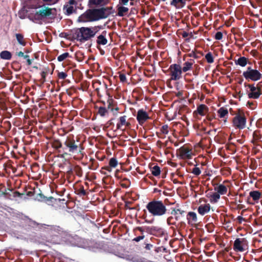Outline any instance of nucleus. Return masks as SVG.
Wrapping results in <instances>:
<instances>
[{"label": "nucleus", "instance_id": "1", "mask_svg": "<svg viewBox=\"0 0 262 262\" xmlns=\"http://www.w3.org/2000/svg\"><path fill=\"white\" fill-rule=\"evenodd\" d=\"M114 80L115 76H112L107 79L110 85H108L106 82L105 83L106 89V94L107 96V99L106 103L104 102H103L104 105L106 104V107L101 106L99 108L98 114L101 116H105L109 113V112H113L114 109L115 103L114 98H115V90L112 86L113 81Z\"/></svg>", "mask_w": 262, "mask_h": 262}, {"label": "nucleus", "instance_id": "2", "mask_svg": "<svg viewBox=\"0 0 262 262\" xmlns=\"http://www.w3.org/2000/svg\"><path fill=\"white\" fill-rule=\"evenodd\" d=\"M109 12V9L107 8L88 9L79 16V20L82 22L98 20L100 19L106 18Z\"/></svg>", "mask_w": 262, "mask_h": 262}, {"label": "nucleus", "instance_id": "3", "mask_svg": "<svg viewBox=\"0 0 262 262\" xmlns=\"http://www.w3.org/2000/svg\"><path fill=\"white\" fill-rule=\"evenodd\" d=\"M62 158L81 154L83 148L73 136H68L63 142Z\"/></svg>", "mask_w": 262, "mask_h": 262}, {"label": "nucleus", "instance_id": "4", "mask_svg": "<svg viewBox=\"0 0 262 262\" xmlns=\"http://www.w3.org/2000/svg\"><path fill=\"white\" fill-rule=\"evenodd\" d=\"M98 30L95 28L81 27L73 31V37L84 42L93 37Z\"/></svg>", "mask_w": 262, "mask_h": 262}, {"label": "nucleus", "instance_id": "5", "mask_svg": "<svg viewBox=\"0 0 262 262\" xmlns=\"http://www.w3.org/2000/svg\"><path fill=\"white\" fill-rule=\"evenodd\" d=\"M148 212L154 216H160L165 214L166 208L161 201L153 200L149 202L146 206Z\"/></svg>", "mask_w": 262, "mask_h": 262}, {"label": "nucleus", "instance_id": "6", "mask_svg": "<svg viewBox=\"0 0 262 262\" xmlns=\"http://www.w3.org/2000/svg\"><path fill=\"white\" fill-rule=\"evenodd\" d=\"M115 168V157L112 158L109 162L108 165L102 168L101 173L105 175L103 178V181L107 184L113 185L114 180L113 176H115V172H112V168Z\"/></svg>", "mask_w": 262, "mask_h": 262}, {"label": "nucleus", "instance_id": "7", "mask_svg": "<svg viewBox=\"0 0 262 262\" xmlns=\"http://www.w3.org/2000/svg\"><path fill=\"white\" fill-rule=\"evenodd\" d=\"M232 126L236 129H243L246 126L247 118L245 113L241 110L234 113V117L232 121Z\"/></svg>", "mask_w": 262, "mask_h": 262}, {"label": "nucleus", "instance_id": "8", "mask_svg": "<svg viewBox=\"0 0 262 262\" xmlns=\"http://www.w3.org/2000/svg\"><path fill=\"white\" fill-rule=\"evenodd\" d=\"M168 72L171 80L177 81L182 78L183 70H182L181 66L179 64H171L168 69Z\"/></svg>", "mask_w": 262, "mask_h": 262}, {"label": "nucleus", "instance_id": "9", "mask_svg": "<svg viewBox=\"0 0 262 262\" xmlns=\"http://www.w3.org/2000/svg\"><path fill=\"white\" fill-rule=\"evenodd\" d=\"M243 76L248 80L256 81L260 80L261 78L262 74L256 69H253L251 67H248L246 71L243 72Z\"/></svg>", "mask_w": 262, "mask_h": 262}, {"label": "nucleus", "instance_id": "10", "mask_svg": "<svg viewBox=\"0 0 262 262\" xmlns=\"http://www.w3.org/2000/svg\"><path fill=\"white\" fill-rule=\"evenodd\" d=\"M244 86L245 88L247 87L249 89V91H247L249 98L256 99L258 98L261 94V89L258 86V84L255 86L254 84H249L245 82Z\"/></svg>", "mask_w": 262, "mask_h": 262}, {"label": "nucleus", "instance_id": "11", "mask_svg": "<svg viewBox=\"0 0 262 262\" xmlns=\"http://www.w3.org/2000/svg\"><path fill=\"white\" fill-rule=\"evenodd\" d=\"M56 9L50 8L48 7L43 5L41 7V9L36 12L35 15L39 16L41 18L47 17L54 18L56 15Z\"/></svg>", "mask_w": 262, "mask_h": 262}, {"label": "nucleus", "instance_id": "12", "mask_svg": "<svg viewBox=\"0 0 262 262\" xmlns=\"http://www.w3.org/2000/svg\"><path fill=\"white\" fill-rule=\"evenodd\" d=\"M177 154L181 159H190L192 156V149L185 145L177 149Z\"/></svg>", "mask_w": 262, "mask_h": 262}, {"label": "nucleus", "instance_id": "13", "mask_svg": "<svg viewBox=\"0 0 262 262\" xmlns=\"http://www.w3.org/2000/svg\"><path fill=\"white\" fill-rule=\"evenodd\" d=\"M121 165H118V162L116 160V184H118L123 188H127L128 186V182L126 179H123V181H120L119 179L121 178L122 176L119 175L120 169H121Z\"/></svg>", "mask_w": 262, "mask_h": 262}, {"label": "nucleus", "instance_id": "14", "mask_svg": "<svg viewBox=\"0 0 262 262\" xmlns=\"http://www.w3.org/2000/svg\"><path fill=\"white\" fill-rule=\"evenodd\" d=\"M137 120L140 125L143 124L150 119L147 113L143 109H140L137 112Z\"/></svg>", "mask_w": 262, "mask_h": 262}, {"label": "nucleus", "instance_id": "15", "mask_svg": "<svg viewBox=\"0 0 262 262\" xmlns=\"http://www.w3.org/2000/svg\"><path fill=\"white\" fill-rule=\"evenodd\" d=\"M117 10L116 15L120 17H128L129 14V9L125 7V5H117L116 6Z\"/></svg>", "mask_w": 262, "mask_h": 262}, {"label": "nucleus", "instance_id": "16", "mask_svg": "<svg viewBox=\"0 0 262 262\" xmlns=\"http://www.w3.org/2000/svg\"><path fill=\"white\" fill-rule=\"evenodd\" d=\"M130 125V123L126 121V116H123L119 118L118 122L117 124V128L123 130L125 129L126 127H129Z\"/></svg>", "mask_w": 262, "mask_h": 262}, {"label": "nucleus", "instance_id": "17", "mask_svg": "<svg viewBox=\"0 0 262 262\" xmlns=\"http://www.w3.org/2000/svg\"><path fill=\"white\" fill-rule=\"evenodd\" d=\"M187 220L188 225L195 227L198 221L196 213L192 211L189 212L187 215Z\"/></svg>", "mask_w": 262, "mask_h": 262}, {"label": "nucleus", "instance_id": "18", "mask_svg": "<svg viewBox=\"0 0 262 262\" xmlns=\"http://www.w3.org/2000/svg\"><path fill=\"white\" fill-rule=\"evenodd\" d=\"M246 241L245 238H236L234 241L233 244V249L236 252H243L245 250L244 248L243 245L244 242Z\"/></svg>", "mask_w": 262, "mask_h": 262}, {"label": "nucleus", "instance_id": "19", "mask_svg": "<svg viewBox=\"0 0 262 262\" xmlns=\"http://www.w3.org/2000/svg\"><path fill=\"white\" fill-rule=\"evenodd\" d=\"M63 142H61L58 139H54L51 142V145L53 148L57 150L58 152L59 153L62 157V149L63 146Z\"/></svg>", "mask_w": 262, "mask_h": 262}, {"label": "nucleus", "instance_id": "20", "mask_svg": "<svg viewBox=\"0 0 262 262\" xmlns=\"http://www.w3.org/2000/svg\"><path fill=\"white\" fill-rule=\"evenodd\" d=\"M209 109L205 104H201L197 106L196 110L194 112L195 115L199 114L202 116H204L208 112Z\"/></svg>", "mask_w": 262, "mask_h": 262}, {"label": "nucleus", "instance_id": "21", "mask_svg": "<svg viewBox=\"0 0 262 262\" xmlns=\"http://www.w3.org/2000/svg\"><path fill=\"white\" fill-rule=\"evenodd\" d=\"M211 209V206L209 204H202L198 208V213L201 215H204L208 213Z\"/></svg>", "mask_w": 262, "mask_h": 262}, {"label": "nucleus", "instance_id": "22", "mask_svg": "<svg viewBox=\"0 0 262 262\" xmlns=\"http://www.w3.org/2000/svg\"><path fill=\"white\" fill-rule=\"evenodd\" d=\"M145 230L146 232L153 235L157 233L162 234L163 232L162 228L156 226L147 227L145 228Z\"/></svg>", "mask_w": 262, "mask_h": 262}, {"label": "nucleus", "instance_id": "23", "mask_svg": "<svg viewBox=\"0 0 262 262\" xmlns=\"http://www.w3.org/2000/svg\"><path fill=\"white\" fill-rule=\"evenodd\" d=\"M194 63V60L192 59H189L187 61L183 63V67H182L183 72H186L192 69V67Z\"/></svg>", "mask_w": 262, "mask_h": 262}, {"label": "nucleus", "instance_id": "24", "mask_svg": "<svg viewBox=\"0 0 262 262\" xmlns=\"http://www.w3.org/2000/svg\"><path fill=\"white\" fill-rule=\"evenodd\" d=\"M108 0H89V5L92 8L97 6H102L107 3Z\"/></svg>", "mask_w": 262, "mask_h": 262}, {"label": "nucleus", "instance_id": "25", "mask_svg": "<svg viewBox=\"0 0 262 262\" xmlns=\"http://www.w3.org/2000/svg\"><path fill=\"white\" fill-rule=\"evenodd\" d=\"M261 193L258 190L251 191L249 192V196L252 198L255 202H257L261 197Z\"/></svg>", "mask_w": 262, "mask_h": 262}, {"label": "nucleus", "instance_id": "26", "mask_svg": "<svg viewBox=\"0 0 262 262\" xmlns=\"http://www.w3.org/2000/svg\"><path fill=\"white\" fill-rule=\"evenodd\" d=\"M207 196L210 198V202L212 203H215L218 202L220 198V194L216 192L208 193Z\"/></svg>", "mask_w": 262, "mask_h": 262}, {"label": "nucleus", "instance_id": "27", "mask_svg": "<svg viewBox=\"0 0 262 262\" xmlns=\"http://www.w3.org/2000/svg\"><path fill=\"white\" fill-rule=\"evenodd\" d=\"M150 169L153 176L158 177L160 174V167L157 164L155 165V164H152L150 166Z\"/></svg>", "mask_w": 262, "mask_h": 262}, {"label": "nucleus", "instance_id": "28", "mask_svg": "<svg viewBox=\"0 0 262 262\" xmlns=\"http://www.w3.org/2000/svg\"><path fill=\"white\" fill-rule=\"evenodd\" d=\"M185 211L181 209H174L171 211V214L174 215L176 221H179L180 219V216H183Z\"/></svg>", "mask_w": 262, "mask_h": 262}, {"label": "nucleus", "instance_id": "29", "mask_svg": "<svg viewBox=\"0 0 262 262\" xmlns=\"http://www.w3.org/2000/svg\"><path fill=\"white\" fill-rule=\"evenodd\" d=\"M186 0H172L170 5L173 6L176 8H183L186 5Z\"/></svg>", "mask_w": 262, "mask_h": 262}, {"label": "nucleus", "instance_id": "30", "mask_svg": "<svg viewBox=\"0 0 262 262\" xmlns=\"http://www.w3.org/2000/svg\"><path fill=\"white\" fill-rule=\"evenodd\" d=\"M63 10L64 11V13L66 15H70L73 13L75 12L76 9L74 8L73 6L66 5L63 6Z\"/></svg>", "mask_w": 262, "mask_h": 262}, {"label": "nucleus", "instance_id": "31", "mask_svg": "<svg viewBox=\"0 0 262 262\" xmlns=\"http://www.w3.org/2000/svg\"><path fill=\"white\" fill-rule=\"evenodd\" d=\"M16 37V39L18 42V43L22 46H25L27 44V42L26 39L24 38V36L22 34L20 33H16L15 35Z\"/></svg>", "mask_w": 262, "mask_h": 262}, {"label": "nucleus", "instance_id": "32", "mask_svg": "<svg viewBox=\"0 0 262 262\" xmlns=\"http://www.w3.org/2000/svg\"><path fill=\"white\" fill-rule=\"evenodd\" d=\"M215 190L220 195H224L227 193L228 189L224 185L219 184L217 188H215Z\"/></svg>", "mask_w": 262, "mask_h": 262}, {"label": "nucleus", "instance_id": "33", "mask_svg": "<svg viewBox=\"0 0 262 262\" xmlns=\"http://www.w3.org/2000/svg\"><path fill=\"white\" fill-rule=\"evenodd\" d=\"M248 62V59L244 56L239 57L237 60H235V63L242 67H245Z\"/></svg>", "mask_w": 262, "mask_h": 262}, {"label": "nucleus", "instance_id": "34", "mask_svg": "<svg viewBox=\"0 0 262 262\" xmlns=\"http://www.w3.org/2000/svg\"><path fill=\"white\" fill-rule=\"evenodd\" d=\"M96 42L97 47L98 48L100 45H105L107 42V40L103 35H100L97 37Z\"/></svg>", "mask_w": 262, "mask_h": 262}, {"label": "nucleus", "instance_id": "35", "mask_svg": "<svg viewBox=\"0 0 262 262\" xmlns=\"http://www.w3.org/2000/svg\"><path fill=\"white\" fill-rule=\"evenodd\" d=\"M125 58V55L122 53H120L116 57V60H118L120 62V67H123L124 66L125 63V62L124 61Z\"/></svg>", "mask_w": 262, "mask_h": 262}, {"label": "nucleus", "instance_id": "36", "mask_svg": "<svg viewBox=\"0 0 262 262\" xmlns=\"http://www.w3.org/2000/svg\"><path fill=\"white\" fill-rule=\"evenodd\" d=\"M0 57L3 59L10 60L12 57V54L9 51H3L0 53Z\"/></svg>", "mask_w": 262, "mask_h": 262}, {"label": "nucleus", "instance_id": "37", "mask_svg": "<svg viewBox=\"0 0 262 262\" xmlns=\"http://www.w3.org/2000/svg\"><path fill=\"white\" fill-rule=\"evenodd\" d=\"M217 114L220 118H224L228 114V110L224 107H222L217 111Z\"/></svg>", "mask_w": 262, "mask_h": 262}, {"label": "nucleus", "instance_id": "38", "mask_svg": "<svg viewBox=\"0 0 262 262\" xmlns=\"http://www.w3.org/2000/svg\"><path fill=\"white\" fill-rule=\"evenodd\" d=\"M118 77L121 82H124L126 81V77L125 73H122L121 71L116 72V78Z\"/></svg>", "mask_w": 262, "mask_h": 262}, {"label": "nucleus", "instance_id": "39", "mask_svg": "<svg viewBox=\"0 0 262 262\" xmlns=\"http://www.w3.org/2000/svg\"><path fill=\"white\" fill-rule=\"evenodd\" d=\"M181 34L183 38H185V41L187 42H189L190 41V38L193 37L192 32L189 33L186 31H183L181 33Z\"/></svg>", "mask_w": 262, "mask_h": 262}, {"label": "nucleus", "instance_id": "40", "mask_svg": "<svg viewBox=\"0 0 262 262\" xmlns=\"http://www.w3.org/2000/svg\"><path fill=\"white\" fill-rule=\"evenodd\" d=\"M205 59L209 63H212L214 62L213 57L211 52H208L206 54Z\"/></svg>", "mask_w": 262, "mask_h": 262}, {"label": "nucleus", "instance_id": "41", "mask_svg": "<svg viewBox=\"0 0 262 262\" xmlns=\"http://www.w3.org/2000/svg\"><path fill=\"white\" fill-rule=\"evenodd\" d=\"M70 56L69 53H68V52H66V53H64L60 55L59 56H58L57 57V60H58V61L61 62V61H63L67 58L69 57Z\"/></svg>", "mask_w": 262, "mask_h": 262}, {"label": "nucleus", "instance_id": "42", "mask_svg": "<svg viewBox=\"0 0 262 262\" xmlns=\"http://www.w3.org/2000/svg\"><path fill=\"white\" fill-rule=\"evenodd\" d=\"M77 194L80 196H83L87 195V193L84 189V187L83 186H81V187L78 190H77Z\"/></svg>", "mask_w": 262, "mask_h": 262}, {"label": "nucleus", "instance_id": "43", "mask_svg": "<svg viewBox=\"0 0 262 262\" xmlns=\"http://www.w3.org/2000/svg\"><path fill=\"white\" fill-rule=\"evenodd\" d=\"M57 76L59 79L64 80L67 77L68 75L64 72H58Z\"/></svg>", "mask_w": 262, "mask_h": 262}, {"label": "nucleus", "instance_id": "44", "mask_svg": "<svg viewBox=\"0 0 262 262\" xmlns=\"http://www.w3.org/2000/svg\"><path fill=\"white\" fill-rule=\"evenodd\" d=\"M44 225L50 227V229L51 230L57 231L58 232L60 231L61 228L59 226H55V225H47L44 224Z\"/></svg>", "mask_w": 262, "mask_h": 262}, {"label": "nucleus", "instance_id": "45", "mask_svg": "<svg viewBox=\"0 0 262 262\" xmlns=\"http://www.w3.org/2000/svg\"><path fill=\"white\" fill-rule=\"evenodd\" d=\"M138 13V10L136 8H132L131 9L129 10V14L128 17H130L133 15H136Z\"/></svg>", "mask_w": 262, "mask_h": 262}, {"label": "nucleus", "instance_id": "46", "mask_svg": "<svg viewBox=\"0 0 262 262\" xmlns=\"http://www.w3.org/2000/svg\"><path fill=\"white\" fill-rule=\"evenodd\" d=\"M191 172L195 176H199L201 173V171L200 168L195 167L192 169Z\"/></svg>", "mask_w": 262, "mask_h": 262}, {"label": "nucleus", "instance_id": "47", "mask_svg": "<svg viewBox=\"0 0 262 262\" xmlns=\"http://www.w3.org/2000/svg\"><path fill=\"white\" fill-rule=\"evenodd\" d=\"M161 132L164 134H167L168 131V126L167 124L164 125L161 127Z\"/></svg>", "mask_w": 262, "mask_h": 262}, {"label": "nucleus", "instance_id": "48", "mask_svg": "<svg viewBox=\"0 0 262 262\" xmlns=\"http://www.w3.org/2000/svg\"><path fill=\"white\" fill-rule=\"evenodd\" d=\"M187 56L189 57H193L195 59L199 58V56L196 55L195 51H192L191 53L187 54Z\"/></svg>", "mask_w": 262, "mask_h": 262}, {"label": "nucleus", "instance_id": "49", "mask_svg": "<svg viewBox=\"0 0 262 262\" xmlns=\"http://www.w3.org/2000/svg\"><path fill=\"white\" fill-rule=\"evenodd\" d=\"M47 74V72L42 71L41 73V78L40 81L42 83H43L46 81V77Z\"/></svg>", "mask_w": 262, "mask_h": 262}, {"label": "nucleus", "instance_id": "50", "mask_svg": "<svg viewBox=\"0 0 262 262\" xmlns=\"http://www.w3.org/2000/svg\"><path fill=\"white\" fill-rule=\"evenodd\" d=\"M223 38V34L221 32H217L215 35V39L216 40H221Z\"/></svg>", "mask_w": 262, "mask_h": 262}, {"label": "nucleus", "instance_id": "51", "mask_svg": "<svg viewBox=\"0 0 262 262\" xmlns=\"http://www.w3.org/2000/svg\"><path fill=\"white\" fill-rule=\"evenodd\" d=\"M107 135L110 138H114L115 137V131L112 129L108 130Z\"/></svg>", "mask_w": 262, "mask_h": 262}, {"label": "nucleus", "instance_id": "52", "mask_svg": "<svg viewBox=\"0 0 262 262\" xmlns=\"http://www.w3.org/2000/svg\"><path fill=\"white\" fill-rule=\"evenodd\" d=\"M144 237L145 236L144 235H140V236H137V237L134 238L133 241L136 242H138L140 241L143 239L144 238Z\"/></svg>", "mask_w": 262, "mask_h": 262}, {"label": "nucleus", "instance_id": "53", "mask_svg": "<svg viewBox=\"0 0 262 262\" xmlns=\"http://www.w3.org/2000/svg\"><path fill=\"white\" fill-rule=\"evenodd\" d=\"M128 1V0H119V3L118 5H126Z\"/></svg>", "mask_w": 262, "mask_h": 262}, {"label": "nucleus", "instance_id": "54", "mask_svg": "<svg viewBox=\"0 0 262 262\" xmlns=\"http://www.w3.org/2000/svg\"><path fill=\"white\" fill-rule=\"evenodd\" d=\"M237 220L239 224H241L242 222L245 220L244 218L242 216H238L237 217Z\"/></svg>", "mask_w": 262, "mask_h": 262}, {"label": "nucleus", "instance_id": "55", "mask_svg": "<svg viewBox=\"0 0 262 262\" xmlns=\"http://www.w3.org/2000/svg\"><path fill=\"white\" fill-rule=\"evenodd\" d=\"M22 194L19 192L17 191H16L14 192V197H20L21 196Z\"/></svg>", "mask_w": 262, "mask_h": 262}, {"label": "nucleus", "instance_id": "56", "mask_svg": "<svg viewBox=\"0 0 262 262\" xmlns=\"http://www.w3.org/2000/svg\"><path fill=\"white\" fill-rule=\"evenodd\" d=\"M247 103L249 105L250 108L253 109V108H254L255 107V103L254 102L248 101Z\"/></svg>", "mask_w": 262, "mask_h": 262}, {"label": "nucleus", "instance_id": "57", "mask_svg": "<svg viewBox=\"0 0 262 262\" xmlns=\"http://www.w3.org/2000/svg\"><path fill=\"white\" fill-rule=\"evenodd\" d=\"M183 93L182 91H179L176 94V96L178 97H181L183 96Z\"/></svg>", "mask_w": 262, "mask_h": 262}, {"label": "nucleus", "instance_id": "58", "mask_svg": "<svg viewBox=\"0 0 262 262\" xmlns=\"http://www.w3.org/2000/svg\"><path fill=\"white\" fill-rule=\"evenodd\" d=\"M173 219V217L172 216H170V217H169L167 218V223L168 225H173L174 224V223H171V220Z\"/></svg>", "mask_w": 262, "mask_h": 262}, {"label": "nucleus", "instance_id": "59", "mask_svg": "<svg viewBox=\"0 0 262 262\" xmlns=\"http://www.w3.org/2000/svg\"><path fill=\"white\" fill-rule=\"evenodd\" d=\"M77 4V2H76L75 0H70L69 2V5H76Z\"/></svg>", "mask_w": 262, "mask_h": 262}, {"label": "nucleus", "instance_id": "60", "mask_svg": "<svg viewBox=\"0 0 262 262\" xmlns=\"http://www.w3.org/2000/svg\"><path fill=\"white\" fill-rule=\"evenodd\" d=\"M152 247V245L150 244H146L145 248L147 250H150Z\"/></svg>", "mask_w": 262, "mask_h": 262}, {"label": "nucleus", "instance_id": "61", "mask_svg": "<svg viewBox=\"0 0 262 262\" xmlns=\"http://www.w3.org/2000/svg\"><path fill=\"white\" fill-rule=\"evenodd\" d=\"M136 230L139 231L142 233L145 231V229L142 227H138L136 228Z\"/></svg>", "mask_w": 262, "mask_h": 262}, {"label": "nucleus", "instance_id": "62", "mask_svg": "<svg viewBox=\"0 0 262 262\" xmlns=\"http://www.w3.org/2000/svg\"><path fill=\"white\" fill-rule=\"evenodd\" d=\"M16 55L19 57H23L24 55V53L21 51H19V52L16 53Z\"/></svg>", "mask_w": 262, "mask_h": 262}, {"label": "nucleus", "instance_id": "63", "mask_svg": "<svg viewBox=\"0 0 262 262\" xmlns=\"http://www.w3.org/2000/svg\"><path fill=\"white\" fill-rule=\"evenodd\" d=\"M253 138L255 139H258L259 138L258 137V135L257 134V133L254 132L253 134Z\"/></svg>", "mask_w": 262, "mask_h": 262}, {"label": "nucleus", "instance_id": "64", "mask_svg": "<svg viewBox=\"0 0 262 262\" xmlns=\"http://www.w3.org/2000/svg\"><path fill=\"white\" fill-rule=\"evenodd\" d=\"M216 130H217L216 129H213V130H209L207 133V134H208V135H210V134H211V133H212V132H216Z\"/></svg>", "mask_w": 262, "mask_h": 262}]
</instances>
